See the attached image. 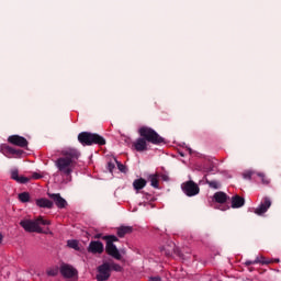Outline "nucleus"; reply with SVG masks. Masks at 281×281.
Masks as SVG:
<instances>
[{
  "label": "nucleus",
  "mask_w": 281,
  "mask_h": 281,
  "mask_svg": "<svg viewBox=\"0 0 281 281\" xmlns=\"http://www.w3.org/2000/svg\"><path fill=\"white\" fill-rule=\"evenodd\" d=\"M20 225L23 227V229H25V232H35L36 234H52L49 231V225H52V222L43 216L37 217L35 221L23 220Z\"/></svg>",
  "instance_id": "f03ea898"
},
{
  "label": "nucleus",
  "mask_w": 281,
  "mask_h": 281,
  "mask_svg": "<svg viewBox=\"0 0 281 281\" xmlns=\"http://www.w3.org/2000/svg\"><path fill=\"white\" fill-rule=\"evenodd\" d=\"M231 203L233 209L243 207V205H245V198L235 195L232 198Z\"/></svg>",
  "instance_id": "6ab92c4d"
},
{
  "label": "nucleus",
  "mask_w": 281,
  "mask_h": 281,
  "mask_svg": "<svg viewBox=\"0 0 281 281\" xmlns=\"http://www.w3.org/2000/svg\"><path fill=\"white\" fill-rule=\"evenodd\" d=\"M48 276H58V268H50L47 270Z\"/></svg>",
  "instance_id": "cd10ccee"
},
{
  "label": "nucleus",
  "mask_w": 281,
  "mask_h": 281,
  "mask_svg": "<svg viewBox=\"0 0 281 281\" xmlns=\"http://www.w3.org/2000/svg\"><path fill=\"white\" fill-rule=\"evenodd\" d=\"M213 201H215V203H218L220 205H223L224 203H227V201H229V195L223 191H218L214 193Z\"/></svg>",
  "instance_id": "4468645a"
},
{
  "label": "nucleus",
  "mask_w": 281,
  "mask_h": 281,
  "mask_svg": "<svg viewBox=\"0 0 281 281\" xmlns=\"http://www.w3.org/2000/svg\"><path fill=\"white\" fill-rule=\"evenodd\" d=\"M206 183L210 188H212L213 190H218V188H221V183L216 180H206Z\"/></svg>",
  "instance_id": "393cba45"
},
{
  "label": "nucleus",
  "mask_w": 281,
  "mask_h": 281,
  "mask_svg": "<svg viewBox=\"0 0 281 281\" xmlns=\"http://www.w3.org/2000/svg\"><path fill=\"white\" fill-rule=\"evenodd\" d=\"M269 260H267L265 257H257L255 261H246V265H269Z\"/></svg>",
  "instance_id": "5701e85b"
},
{
  "label": "nucleus",
  "mask_w": 281,
  "mask_h": 281,
  "mask_svg": "<svg viewBox=\"0 0 281 281\" xmlns=\"http://www.w3.org/2000/svg\"><path fill=\"white\" fill-rule=\"evenodd\" d=\"M18 199L21 203H30V192H22L18 195Z\"/></svg>",
  "instance_id": "b1692460"
},
{
  "label": "nucleus",
  "mask_w": 281,
  "mask_h": 281,
  "mask_svg": "<svg viewBox=\"0 0 281 281\" xmlns=\"http://www.w3.org/2000/svg\"><path fill=\"white\" fill-rule=\"evenodd\" d=\"M244 179H252L256 183H261V186L271 183V180L263 172L246 171L244 172Z\"/></svg>",
  "instance_id": "423d86ee"
},
{
  "label": "nucleus",
  "mask_w": 281,
  "mask_h": 281,
  "mask_svg": "<svg viewBox=\"0 0 281 281\" xmlns=\"http://www.w3.org/2000/svg\"><path fill=\"white\" fill-rule=\"evenodd\" d=\"M106 241L105 251L109 254V256H112V258H115L116 260H120L122 256L120 255V251L117 250V247L113 245V243H117V237L115 236H105L103 237Z\"/></svg>",
  "instance_id": "39448f33"
},
{
  "label": "nucleus",
  "mask_w": 281,
  "mask_h": 281,
  "mask_svg": "<svg viewBox=\"0 0 281 281\" xmlns=\"http://www.w3.org/2000/svg\"><path fill=\"white\" fill-rule=\"evenodd\" d=\"M138 133L144 140L149 142L150 144H161V142H164V138L150 127L143 126L138 130Z\"/></svg>",
  "instance_id": "20e7f679"
},
{
  "label": "nucleus",
  "mask_w": 281,
  "mask_h": 281,
  "mask_svg": "<svg viewBox=\"0 0 281 281\" xmlns=\"http://www.w3.org/2000/svg\"><path fill=\"white\" fill-rule=\"evenodd\" d=\"M78 140L82 146H92V144H98L99 146H104L106 140L98 134H92L89 132H82L78 135Z\"/></svg>",
  "instance_id": "7ed1b4c3"
},
{
  "label": "nucleus",
  "mask_w": 281,
  "mask_h": 281,
  "mask_svg": "<svg viewBox=\"0 0 281 281\" xmlns=\"http://www.w3.org/2000/svg\"><path fill=\"white\" fill-rule=\"evenodd\" d=\"M0 151L2 153V155H4V157H8L9 159H19L23 156V150L12 148L10 147V145L5 144L0 146Z\"/></svg>",
  "instance_id": "6e6552de"
},
{
  "label": "nucleus",
  "mask_w": 281,
  "mask_h": 281,
  "mask_svg": "<svg viewBox=\"0 0 281 281\" xmlns=\"http://www.w3.org/2000/svg\"><path fill=\"white\" fill-rule=\"evenodd\" d=\"M80 153L74 148H65L61 150V157L56 160V166L61 175L69 177L76 168V164Z\"/></svg>",
  "instance_id": "f257e3e1"
},
{
  "label": "nucleus",
  "mask_w": 281,
  "mask_h": 281,
  "mask_svg": "<svg viewBox=\"0 0 281 281\" xmlns=\"http://www.w3.org/2000/svg\"><path fill=\"white\" fill-rule=\"evenodd\" d=\"M133 148L137 150V153H144V150H148V142L144 138H137L133 144Z\"/></svg>",
  "instance_id": "ddd939ff"
},
{
  "label": "nucleus",
  "mask_w": 281,
  "mask_h": 281,
  "mask_svg": "<svg viewBox=\"0 0 281 281\" xmlns=\"http://www.w3.org/2000/svg\"><path fill=\"white\" fill-rule=\"evenodd\" d=\"M159 172L151 173L148 176V181L151 186V188H155L156 190H159Z\"/></svg>",
  "instance_id": "aec40b11"
},
{
  "label": "nucleus",
  "mask_w": 281,
  "mask_h": 281,
  "mask_svg": "<svg viewBox=\"0 0 281 281\" xmlns=\"http://www.w3.org/2000/svg\"><path fill=\"white\" fill-rule=\"evenodd\" d=\"M59 271L63 278H65V280H68V281L78 280V270H76V268H74L70 265L63 263L59 268Z\"/></svg>",
  "instance_id": "0eeeda50"
},
{
  "label": "nucleus",
  "mask_w": 281,
  "mask_h": 281,
  "mask_svg": "<svg viewBox=\"0 0 281 281\" xmlns=\"http://www.w3.org/2000/svg\"><path fill=\"white\" fill-rule=\"evenodd\" d=\"M221 210H223V211H225V210H229V206H224L223 209H221Z\"/></svg>",
  "instance_id": "f704fd0d"
},
{
  "label": "nucleus",
  "mask_w": 281,
  "mask_h": 281,
  "mask_svg": "<svg viewBox=\"0 0 281 281\" xmlns=\"http://www.w3.org/2000/svg\"><path fill=\"white\" fill-rule=\"evenodd\" d=\"M109 267H110V271H111V269H113V271H122V266H120V265L111 263V265H109Z\"/></svg>",
  "instance_id": "bb28decb"
},
{
  "label": "nucleus",
  "mask_w": 281,
  "mask_h": 281,
  "mask_svg": "<svg viewBox=\"0 0 281 281\" xmlns=\"http://www.w3.org/2000/svg\"><path fill=\"white\" fill-rule=\"evenodd\" d=\"M181 189L187 196H196L200 192L199 184L194 183V181H187L182 183Z\"/></svg>",
  "instance_id": "1a4fd4ad"
},
{
  "label": "nucleus",
  "mask_w": 281,
  "mask_h": 281,
  "mask_svg": "<svg viewBox=\"0 0 281 281\" xmlns=\"http://www.w3.org/2000/svg\"><path fill=\"white\" fill-rule=\"evenodd\" d=\"M108 166H109L110 172H113V168H115V165L109 162Z\"/></svg>",
  "instance_id": "2f4dec72"
},
{
  "label": "nucleus",
  "mask_w": 281,
  "mask_h": 281,
  "mask_svg": "<svg viewBox=\"0 0 281 281\" xmlns=\"http://www.w3.org/2000/svg\"><path fill=\"white\" fill-rule=\"evenodd\" d=\"M43 176L38 172H34L32 176L27 177V179H30V181H32V179H42Z\"/></svg>",
  "instance_id": "c85d7f7f"
},
{
  "label": "nucleus",
  "mask_w": 281,
  "mask_h": 281,
  "mask_svg": "<svg viewBox=\"0 0 281 281\" xmlns=\"http://www.w3.org/2000/svg\"><path fill=\"white\" fill-rule=\"evenodd\" d=\"M271 207V199L270 198H263L261 203L257 209H255V214L258 216H262V214H266V212Z\"/></svg>",
  "instance_id": "f8f14e48"
},
{
  "label": "nucleus",
  "mask_w": 281,
  "mask_h": 281,
  "mask_svg": "<svg viewBox=\"0 0 281 281\" xmlns=\"http://www.w3.org/2000/svg\"><path fill=\"white\" fill-rule=\"evenodd\" d=\"M50 199H53V201L55 202V205H57V207H67V201L65 199H63V196H60V194H49Z\"/></svg>",
  "instance_id": "f3484780"
},
{
  "label": "nucleus",
  "mask_w": 281,
  "mask_h": 281,
  "mask_svg": "<svg viewBox=\"0 0 281 281\" xmlns=\"http://www.w3.org/2000/svg\"><path fill=\"white\" fill-rule=\"evenodd\" d=\"M35 203L37 207H46L47 210H52V207H54V202L45 198L37 199Z\"/></svg>",
  "instance_id": "a211bd4d"
},
{
  "label": "nucleus",
  "mask_w": 281,
  "mask_h": 281,
  "mask_svg": "<svg viewBox=\"0 0 281 281\" xmlns=\"http://www.w3.org/2000/svg\"><path fill=\"white\" fill-rule=\"evenodd\" d=\"M67 245L71 249H76V250L80 249V247L78 246V240H76V239L68 240Z\"/></svg>",
  "instance_id": "a878e982"
},
{
  "label": "nucleus",
  "mask_w": 281,
  "mask_h": 281,
  "mask_svg": "<svg viewBox=\"0 0 281 281\" xmlns=\"http://www.w3.org/2000/svg\"><path fill=\"white\" fill-rule=\"evenodd\" d=\"M3 243V235L0 233V244Z\"/></svg>",
  "instance_id": "72a5a7b5"
},
{
  "label": "nucleus",
  "mask_w": 281,
  "mask_h": 281,
  "mask_svg": "<svg viewBox=\"0 0 281 281\" xmlns=\"http://www.w3.org/2000/svg\"><path fill=\"white\" fill-rule=\"evenodd\" d=\"M149 281H161V278L159 277H153L149 279Z\"/></svg>",
  "instance_id": "473e14b6"
},
{
  "label": "nucleus",
  "mask_w": 281,
  "mask_h": 281,
  "mask_svg": "<svg viewBox=\"0 0 281 281\" xmlns=\"http://www.w3.org/2000/svg\"><path fill=\"white\" fill-rule=\"evenodd\" d=\"M159 179H161L162 181H169L170 178L166 173H159Z\"/></svg>",
  "instance_id": "c756f323"
},
{
  "label": "nucleus",
  "mask_w": 281,
  "mask_h": 281,
  "mask_svg": "<svg viewBox=\"0 0 281 281\" xmlns=\"http://www.w3.org/2000/svg\"><path fill=\"white\" fill-rule=\"evenodd\" d=\"M89 251H91V254H102L104 251V245L100 241H91L89 245Z\"/></svg>",
  "instance_id": "dca6fc26"
},
{
  "label": "nucleus",
  "mask_w": 281,
  "mask_h": 281,
  "mask_svg": "<svg viewBox=\"0 0 281 281\" xmlns=\"http://www.w3.org/2000/svg\"><path fill=\"white\" fill-rule=\"evenodd\" d=\"M117 168L121 170V172H126V167L120 162H117Z\"/></svg>",
  "instance_id": "7c9ffc66"
},
{
  "label": "nucleus",
  "mask_w": 281,
  "mask_h": 281,
  "mask_svg": "<svg viewBox=\"0 0 281 281\" xmlns=\"http://www.w3.org/2000/svg\"><path fill=\"white\" fill-rule=\"evenodd\" d=\"M11 179H13V181H16V183H27L30 181V178L25 176H20L19 170L16 169L11 170Z\"/></svg>",
  "instance_id": "2eb2a0df"
},
{
  "label": "nucleus",
  "mask_w": 281,
  "mask_h": 281,
  "mask_svg": "<svg viewBox=\"0 0 281 281\" xmlns=\"http://www.w3.org/2000/svg\"><path fill=\"white\" fill-rule=\"evenodd\" d=\"M131 232H133V227L121 226L117 228V236H120V238H124V236H126V234H131Z\"/></svg>",
  "instance_id": "4be33fe9"
},
{
  "label": "nucleus",
  "mask_w": 281,
  "mask_h": 281,
  "mask_svg": "<svg viewBox=\"0 0 281 281\" xmlns=\"http://www.w3.org/2000/svg\"><path fill=\"white\" fill-rule=\"evenodd\" d=\"M147 183L148 182L146 181V179L138 178V179L134 180L133 188H134V190H136V192H139V190H144V188H146Z\"/></svg>",
  "instance_id": "412c9836"
},
{
  "label": "nucleus",
  "mask_w": 281,
  "mask_h": 281,
  "mask_svg": "<svg viewBox=\"0 0 281 281\" xmlns=\"http://www.w3.org/2000/svg\"><path fill=\"white\" fill-rule=\"evenodd\" d=\"M108 278H111V267L109 266V263H103L98 268L97 280L104 281Z\"/></svg>",
  "instance_id": "9d476101"
},
{
  "label": "nucleus",
  "mask_w": 281,
  "mask_h": 281,
  "mask_svg": "<svg viewBox=\"0 0 281 281\" xmlns=\"http://www.w3.org/2000/svg\"><path fill=\"white\" fill-rule=\"evenodd\" d=\"M8 142L9 144H12L13 146H19L20 148H26L29 144L25 137L19 135L9 136Z\"/></svg>",
  "instance_id": "9b49d317"
}]
</instances>
